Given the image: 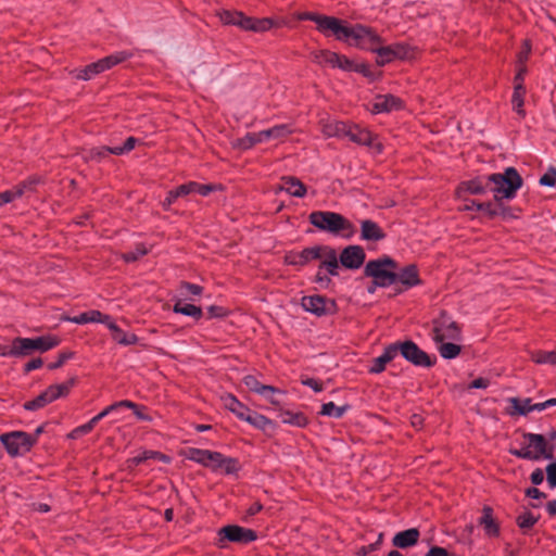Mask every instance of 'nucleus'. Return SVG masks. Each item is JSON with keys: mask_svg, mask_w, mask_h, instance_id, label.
Returning a JSON list of instances; mask_svg holds the SVG:
<instances>
[{"mask_svg": "<svg viewBox=\"0 0 556 556\" xmlns=\"http://www.w3.org/2000/svg\"><path fill=\"white\" fill-rule=\"evenodd\" d=\"M67 320L78 325H84L88 323H101L108 326V323H110V316L103 315L99 311H89L86 313H81L77 316L70 317L67 318Z\"/></svg>", "mask_w": 556, "mask_h": 556, "instance_id": "nucleus-23", "label": "nucleus"}, {"mask_svg": "<svg viewBox=\"0 0 556 556\" xmlns=\"http://www.w3.org/2000/svg\"><path fill=\"white\" fill-rule=\"evenodd\" d=\"M349 46L375 52L381 43V38L369 27L361 24L352 26L345 40Z\"/></svg>", "mask_w": 556, "mask_h": 556, "instance_id": "nucleus-8", "label": "nucleus"}, {"mask_svg": "<svg viewBox=\"0 0 556 556\" xmlns=\"http://www.w3.org/2000/svg\"><path fill=\"white\" fill-rule=\"evenodd\" d=\"M224 455L218 452H211L210 460L206 464V467L212 468L213 470L220 469L223 467Z\"/></svg>", "mask_w": 556, "mask_h": 556, "instance_id": "nucleus-53", "label": "nucleus"}, {"mask_svg": "<svg viewBox=\"0 0 556 556\" xmlns=\"http://www.w3.org/2000/svg\"><path fill=\"white\" fill-rule=\"evenodd\" d=\"M538 522V517L531 513H525L517 518V523L523 532L531 529Z\"/></svg>", "mask_w": 556, "mask_h": 556, "instance_id": "nucleus-50", "label": "nucleus"}, {"mask_svg": "<svg viewBox=\"0 0 556 556\" xmlns=\"http://www.w3.org/2000/svg\"><path fill=\"white\" fill-rule=\"evenodd\" d=\"M220 21L227 25H236L244 30L262 33L268 30L273 25L270 18H251L241 12L223 10L218 13Z\"/></svg>", "mask_w": 556, "mask_h": 556, "instance_id": "nucleus-5", "label": "nucleus"}, {"mask_svg": "<svg viewBox=\"0 0 556 556\" xmlns=\"http://www.w3.org/2000/svg\"><path fill=\"white\" fill-rule=\"evenodd\" d=\"M207 313L210 318H220L226 316L227 311L222 306L212 305L208 307Z\"/></svg>", "mask_w": 556, "mask_h": 556, "instance_id": "nucleus-61", "label": "nucleus"}, {"mask_svg": "<svg viewBox=\"0 0 556 556\" xmlns=\"http://www.w3.org/2000/svg\"><path fill=\"white\" fill-rule=\"evenodd\" d=\"M402 108V101L400 98L394 97L393 94H378L374 99L370 111L374 114L378 113H389L394 110H399Z\"/></svg>", "mask_w": 556, "mask_h": 556, "instance_id": "nucleus-17", "label": "nucleus"}, {"mask_svg": "<svg viewBox=\"0 0 556 556\" xmlns=\"http://www.w3.org/2000/svg\"><path fill=\"white\" fill-rule=\"evenodd\" d=\"M337 134H342L356 143L371 147L376 149L378 152L381 151V144L379 142H376L375 136L370 131L363 129L356 125L346 126L344 124H339L337 126Z\"/></svg>", "mask_w": 556, "mask_h": 556, "instance_id": "nucleus-14", "label": "nucleus"}, {"mask_svg": "<svg viewBox=\"0 0 556 556\" xmlns=\"http://www.w3.org/2000/svg\"><path fill=\"white\" fill-rule=\"evenodd\" d=\"M386 237L381 227L370 220L365 219L361 223V239L365 241H379Z\"/></svg>", "mask_w": 556, "mask_h": 556, "instance_id": "nucleus-19", "label": "nucleus"}, {"mask_svg": "<svg viewBox=\"0 0 556 556\" xmlns=\"http://www.w3.org/2000/svg\"><path fill=\"white\" fill-rule=\"evenodd\" d=\"M211 452L212 451L208 450L191 447L187 450L186 457L192 462H195L206 467V464L210 460Z\"/></svg>", "mask_w": 556, "mask_h": 556, "instance_id": "nucleus-39", "label": "nucleus"}, {"mask_svg": "<svg viewBox=\"0 0 556 556\" xmlns=\"http://www.w3.org/2000/svg\"><path fill=\"white\" fill-rule=\"evenodd\" d=\"M365 257L366 254L362 247L349 245L341 252L340 263L345 268L357 269L363 265Z\"/></svg>", "mask_w": 556, "mask_h": 556, "instance_id": "nucleus-16", "label": "nucleus"}, {"mask_svg": "<svg viewBox=\"0 0 556 556\" xmlns=\"http://www.w3.org/2000/svg\"><path fill=\"white\" fill-rule=\"evenodd\" d=\"M395 357H396V350H395V345L392 343L384 349L383 353L380 356H378L371 361V365L369 367V372H371V374L382 372L384 370L387 364H389Z\"/></svg>", "mask_w": 556, "mask_h": 556, "instance_id": "nucleus-18", "label": "nucleus"}, {"mask_svg": "<svg viewBox=\"0 0 556 556\" xmlns=\"http://www.w3.org/2000/svg\"><path fill=\"white\" fill-rule=\"evenodd\" d=\"M426 556H450L447 551L443 547L433 546L429 549Z\"/></svg>", "mask_w": 556, "mask_h": 556, "instance_id": "nucleus-64", "label": "nucleus"}, {"mask_svg": "<svg viewBox=\"0 0 556 556\" xmlns=\"http://www.w3.org/2000/svg\"><path fill=\"white\" fill-rule=\"evenodd\" d=\"M545 471L549 488H556V462L548 464Z\"/></svg>", "mask_w": 556, "mask_h": 556, "instance_id": "nucleus-55", "label": "nucleus"}, {"mask_svg": "<svg viewBox=\"0 0 556 556\" xmlns=\"http://www.w3.org/2000/svg\"><path fill=\"white\" fill-rule=\"evenodd\" d=\"M434 343L437 345L438 351L440 352V355L443 358L452 359V358L457 357L460 353V346L455 343L445 342V340L441 341V342H434Z\"/></svg>", "mask_w": 556, "mask_h": 556, "instance_id": "nucleus-38", "label": "nucleus"}, {"mask_svg": "<svg viewBox=\"0 0 556 556\" xmlns=\"http://www.w3.org/2000/svg\"><path fill=\"white\" fill-rule=\"evenodd\" d=\"M266 388H269L270 391H268V392L261 391L260 394L265 400H267L269 403H271L273 405H279L280 401L278 399V395H281L282 391L277 389V388H275V387L267 386V384H266Z\"/></svg>", "mask_w": 556, "mask_h": 556, "instance_id": "nucleus-51", "label": "nucleus"}, {"mask_svg": "<svg viewBox=\"0 0 556 556\" xmlns=\"http://www.w3.org/2000/svg\"><path fill=\"white\" fill-rule=\"evenodd\" d=\"M539 182L542 186L554 187L556 184V174L551 169L540 178Z\"/></svg>", "mask_w": 556, "mask_h": 556, "instance_id": "nucleus-60", "label": "nucleus"}, {"mask_svg": "<svg viewBox=\"0 0 556 556\" xmlns=\"http://www.w3.org/2000/svg\"><path fill=\"white\" fill-rule=\"evenodd\" d=\"M129 58V53L122 51L115 54L109 55L102 60H99L100 65L103 71L111 68L112 66L119 64L121 62L127 60Z\"/></svg>", "mask_w": 556, "mask_h": 556, "instance_id": "nucleus-43", "label": "nucleus"}, {"mask_svg": "<svg viewBox=\"0 0 556 556\" xmlns=\"http://www.w3.org/2000/svg\"><path fill=\"white\" fill-rule=\"evenodd\" d=\"M526 94V87L522 83H517L514 88L511 97L513 110L521 117H525L523 99Z\"/></svg>", "mask_w": 556, "mask_h": 556, "instance_id": "nucleus-31", "label": "nucleus"}, {"mask_svg": "<svg viewBox=\"0 0 556 556\" xmlns=\"http://www.w3.org/2000/svg\"><path fill=\"white\" fill-rule=\"evenodd\" d=\"M338 60H339V54L336 52L328 51V50H321L315 54L316 62H318L319 64L326 63V64L331 65L332 67L336 66V63H338Z\"/></svg>", "mask_w": 556, "mask_h": 556, "instance_id": "nucleus-45", "label": "nucleus"}, {"mask_svg": "<svg viewBox=\"0 0 556 556\" xmlns=\"http://www.w3.org/2000/svg\"><path fill=\"white\" fill-rule=\"evenodd\" d=\"M531 359L536 364L556 365V351H535L531 353Z\"/></svg>", "mask_w": 556, "mask_h": 556, "instance_id": "nucleus-42", "label": "nucleus"}, {"mask_svg": "<svg viewBox=\"0 0 556 556\" xmlns=\"http://www.w3.org/2000/svg\"><path fill=\"white\" fill-rule=\"evenodd\" d=\"M309 223L319 230L333 235L341 233L345 238H351L355 233V228L344 216L330 211H315L308 216Z\"/></svg>", "mask_w": 556, "mask_h": 556, "instance_id": "nucleus-2", "label": "nucleus"}, {"mask_svg": "<svg viewBox=\"0 0 556 556\" xmlns=\"http://www.w3.org/2000/svg\"><path fill=\"white\" fill-rule=\"evenodd\" d=\"M490 192L495 201L515 198L522 186V179L514 167H507L503 173L489 175Z\"/></svg>", "mask_w": 556, "mask_h": 556, "instance_id": "nucleus-1", "label": "nucleus"}, {"mask_svg": "<svg viewBox=\"0 0 556 556\" xmlns=\"http://www.w3.org/2000/svg\"><path fill=\"white\" fill-rule=\"evenodd\" d=\"M109 406H110V408H112V414L113 413H118L124 407H126V408H137V404L131 402V401H128V400H123V401L113 403V404H111Z\"/></svg>", "mask_w": 556, "mask_h": 556, "instance_id": "nucleus-59", "label": "nucleus"}, {"mask_svg": "<svg viewBox=\"0 0 556 556\" xmlns=\"http://www.w3.org/2000/svg\"><path fill=\"white\" fill-rule=\"evenodd\" d=\"M187 301L188 300H182V298L176 296L173 311L175 313L182 314L199 320L203 316L201 307L188 303Z\"/></svg>", "mask_w": 556, "mask_h": 556, "instance_id": "nucleus-22", "label": "nucleus"}, {"mask_svg": "<svg viewBox=\"0 0 556 556\" xmlns=\"http://www.w3.org/2000/svg\"><path fill=\"white\" fill-rule=\"evenodd\" d=\"M523 444L530 448V452L535 455L534 460L541 458L553 459L555 445L547 442L546 437L536 433H525Z\"/></svg>", "mask_w": 556, "mask_h": 556, "instance_id": "nucleus-13", "label": "nucleus"}, {"mask_svg": "<svg viewBox=\"0 0 556 556\" xmlns=\"http://www.w3.org/2000/svg\"><path fill=\"white\" fill-rule=\"evenodd\" d=\"M280 189L296 198H302L306 193L305 186L295 177H283Z\"/></svg>", "mask_w": 556, "mask_h": 556, "instance_id": "nucleus-25", "label": "nucleus"}, {"mask_svg": "<svg viewBox=\"0 0 556 556\" xmlns=\"http://www.w3.org/2000/svg\"><path fill=\"white\" fill-rule=\"evenodd\" d=\"M292 132V129L287 124L276 125L271 128L263 130V136L266 138V141L269 140H283Z\"/></svg>", "mask_w": 556, "mask_h": 556, "instance_id": "nucleus-34", "label": "nucleus"}, {"mask_svg": "<svg viewBox=\"0 0 556 556\" xmlns=\"http://www.w3.org/2000/svg\"><path fill=\"white\" fill-rule=\"evenodd\" d=\"M267 142L263 136V130L260 132H249L244 137L237 139L233 147L240 150H248L256 143Z\"/></svg>", "mask_w": 556, "mask_h": 556, "instance_id": "nucleus-29", "label": "nucleus"}, {"mask_svg": "<svg viewBox=\"0 0 556 556\" xmlns=\"http://www.w3.org/2000/svg\"><path fill=\"white\" fill-rule=\"evenodd\" d=\"M300 20L313 21L317 25V29L326 36L333 35L338 40L344 41L349 37L352 26H348L341 20L321 15L312 12H305L299 15Z\"/></svg>", "mask_w": 556, "mask_h": 556, "instance_id": "nucleus-3", "label": "nucleus"}, {"mask_svg": "<svg viewBox=\"0 0 556 556\" xmlns=\"http://www.w3.org/2000/svg\"><path fill=\"white\" fill-rule=\"evenodd\" d=\"M354 62L348 59L345 55L339 54L338 63H336L334 67L341 68L343 71H353Z\"/></svg>", "mask_w": 556, "mask_h": 556, "instance_id": "nucleus-57", "label": "nucleus"}, {"mask_svg": "<svg viewBox=\"0 0 556 556\" xmlns=\"http://www.w3.org/2000/svg\"><path fill=\"white\" fill-rule=\"evenodd\" d=\"M480 525L483 527L486 534L491 536L498 534V526L492 516V509L490 507L483 508V514L480 518Z\"/></svg>", "mask_w": 556, "mask_h": 556, "instance_id": "nucleus-36", "label": "nucleus"}, {"mask_svg": "<svg viewBox=\"0 0 556 556\" xmlns=\"http://www.w3.org/2000/svg\"><path fill=\"white\" fill-rule=\"evenodd\" d=\"M349 406H337L333 402L325 403L321 406L320 414L324 416L332 417V418H341L345 412L348 410Z\"/></svg>", "mask_w": 556, "mask_h": 556, "instance_id": "nucleus-41", "label": "nucleus"}, {"mask_svg": "<svg viewBox=\"0 0 556 556\" xmlns=\"http://www.w3.org/2000/svg\"><path fill=\"white\" fill-rule=\"evenodd\" d=\"M104 72L102 66L100 65L99 61L94 62L92 64H89L85 68L80 70L76 77L84 80L91 79L94 75L100 74Z\"/></svg>", "mask_w": 556, "mask_h": 556, "instance_id": "nucleus-44", "label": "nucleus"}, {"mask_svg": "<svg viewBox=\"0 0 556 556\" xmlns=\"http://www.w3.org/2000/svg\"><path fill=\"white\" fill-rule=\"evenodd\" d=\"M72 356H73L72 352H62L59 355V359L55 363L49 364V368L50 369H56V368L61 367Z\"/></svg>", "mask_w": 556, "mask_h": 556, "instance_id": "nucleus-62", "label": "nucleus"}, {"mask_svg": "<svg viewBox=\"0 0 556 556\" xmlns=\"http://www.w3.org/2000/svg\"><path fill=\"white\" fill-rule=\"evenodd\" d=\"M34 181L23 182L11 190H7L0 193V206L10 203L16 198L22 197L26 191L31 190Z\"/></svg>", "mask_w": 556, "mask_h": 556, "instance_id": "nucleus-27", "label": "nucleus"}, {"mask_svg": "<svg viewBox=\"0 0 556 556\" xmlns=\"http://www.w3.org/2000/svg\"><path fill=\"white\" fill-rule=\"evenodd\" d=\"M278 417L283 424H288L294 427L303 428L307 425L306 416L300 412L281 409Z\"/></svg>", "mask_w": 556, "mask_h": 556, "instance_id": "nucleus-28", "label": "nucleus"}, {"mask_svg": "<svg viewBox=\"0 0 556 556\" xmlns=\"http://www.w3.org/2000/svg\"><path fill=\"white\" fill-rule=\"evenodd\" d=\"M302 307L316 316L329 315L334 312V302L321 295H307L302 298Z\"/></svg>", "mask_w": 556, "mask_h": 556, "instance_id": "nucleus-15", "label": "nucleus"}, {"mask_svg": "<svg viewBox=\"0 0 556 556\" xmlns=\"http://www.w3.org/2000/svg\"><path fill=\"white\" fill-rule=\"evenodd\" d=\"M376 53L378 55L377 64L380 66L395 60L392 46L382 47L380 43Z\"/></svg>", "mask_w": 556, "mask_h": 556, "instance_id": "nucleus-46", "label": "nucleus"}, {"mask_svg": "<svg viewBox=\"0 0 556 556\" xmlns=\"http://www.w3.org/2000/svg\"><path fill=\"white\" fill-rule=\"evenodd\" d=\"M317 250L319 254L317 260L321 261L319 267H325L326 265L338 260L336 250L328 245H317Z\"/></svg>", "mask_w": 556, "mask_h": 556, "instance_id": "nucleus-40", "label": "nucleus"}, {"mask_svg": "<svg viewBox=\"0 0 556 556\" xmlns=\"http://www.w3.org/2000/svg\"><path fill=\"white\" fill-rule=\"evenodd\" d=\"M225 407L232 412L238 418L244 420L245 416L249 414L250 409L239 402L233 395L227 394L224 397Z\"/></svg>", "mask_w": 556, "mask_h": 556, "instance_id": "nucleus-32", "label": "nucleus"}, {"mask_svg": "<svg viewBox=\"0 0 556 556\" xmlns=\"http://www.w3.org/2000/svg\"><path fill=\"white\" fill-rule=\"evenodd\" d=\"M75 384V379L71 378L68 381L61 383V384H54L50 386L47 390H45L42 393H40L36 399L28 401L24 404V407L27 410H37L39 408L45 407L49 403L65 396L70 389Z\"/></svg>", "mask_w": 556, "mask_h": 556, "instance_id": "nucleus-9", "label": "nucleus"}, {"mask_svg": "<svg viewBox=\"0 0 556 556\" xmlns=\"http://www.w3.org/2000/svg\"><path fill=\"white\" fill-rule=\"evenodd\" d=\"M489 175L481 176L476 179L465 182L466 190L472 194H482L490 192Z\"/></svg>", "mask_w": 556, "mask_h": 556, "instance_id": "nucleus-35", "label": "nucleus"}, {"mask_svg": "<svg viewBox=\"0 0 556 556\" xmlns=\"http://www.w3.org/2000/svg\"><path fill=\"white\" fill-rule=\"evenodd\" d=\"M396 356L401 354L407 362L419 367H431L433 361L429 354L422 351L414 341H396L393 343Z\"/></svg>", "mask_w": 556, "mask_h": 556, "instance_id": "nucleus-10", "label": "nucleus"}, {"mask_svg": "<svg viewBox=\"0 0 556 556\" xmlns=\"http://www.w3.org/2000/svg\"><path fill=\"white\" fill-rule=\"evenodd\" d=\"M243 383L250 391L256 392L258 394L261 391H270L269 388H266V384L261 383L254 376L251 375L243 378Z\"/></svg>", "mask_w": 556, "mask_h": 556, "instance_id": "nucleus-48", "label": "nucleus"}, {"mask_svg": "<svg viewBox=\"0 0 556 556\" xmlns=\"http://www.w3.org/2000/svg\"><path fill=\"white\" fill-rule=\"evenodd\" d=\"M220 469H223L228 475L235 473L239 469V463L235 458L224 456L223 467Z\"/></svg>", "mask_w": 556, "mask_h": 556, "instance_id": "nucleus-54", "label": "nucleus"}, {"mask_svg": "<svg viewBox=\"0 0 556 556\" xmlns=\"http://www.w3.org/2000/svg\"><path fill=\"white\" fill-rule=\"evenodd\" d=\"M197 187H198V184L193 182V181L181 185L176 188V194H179V197H185L191 192H195Z\"/></svg>", "mask_w": 556, "mask_h": 556, "instance_id": "nucleus-58", "label": "nucleus"}, {"mask_svg": "<svg viewBox=\"0 0 556 556\" xmlns=\"http://www.w3.org/2000/svg\"><path fill=\"white\" fill-rule=\"evenodd\" d=\"M469 210L476 208L477 211L488 215L489 217H495L497 215L503 214L504 207L501 201L495 202H477L472 201L470 205H468Z\"/></svg>", "mask_w": 556, "mask_h": 556, "instance_id": "nucleus-24", "label": "nucleus"}, {"mask_svg": "<svg viewBox=\"0 0 556 556\" xmlns=\"http://www.w3.org/2000/svg\"><path fill=\"white\" fill-rule=\"evenodd\" d=\"M508 402L511 405L510 410H509L510 415L526 416L530 412H532L531 399H522L521 400V399H518V397H510L508 400Z\"/></svg>", "mask_w": 556, "mask_h": 556, "instance_id": "nucleus-33", "label": "nucleus"}, {"mask_svg": "<svg viewBox=\"0 0 556 556\" xmlns=\"http://www.w3.org/2000/svg\"><path fill=\"white\" fill-rule=\"evenodd\" d=\"M395 273L396 281H400L405 289L412 288L420 283L417 268L415 265L405 266Z\"/></svg>", "mask_w": 556, "mask_h": 556, "instance_id": "nucleus-21", "label": "nucleus"}, {"mask_svg": "<svg viewBox=\"0 0 556 556\" xmlns=\"http://www.w3.org/2000/svg\"><path fill=\"white\" fill-rule=\"evenodd\" d=\"M256 538V533L251 529L229 525L218 530L217 545L223 548L226 546V542L247 544L255 541Z\"/></svg>", "mask_w": 556, "mask_h": 556, "instance_id": "nucleus-11", "label": "nucleus"}, {"mask_svg": "<svg viewBox=\"0 0 556 556\" xmlns=\"http://www.w3.org/2000/svg\"><path fill=\"white\" fill-rule=\"evenodd\" d=\"M394 59L408 60L414 56L413 50L404 43L392 45Z\"/></svg>", "mask_w": 556, "mask_h": 556, "instance_id": "nucleus-49", "label": "nucleus"}, {"mask_svg": "<svg viewBox=\"0 0 556 556\" xmlns=\"http://www.w3.org/2000/svg\"><path fill=\"white\" fill-rule=\"evenodd\" d=\"M395 262L388 257L369 261L365 266V275L376 280V285L380 287H389L396 282Z\"/></svg>", "mask_w": 556, "mask_h": 556, "instance_id": "nucleus-4", "label": "nucleus"}, {"mask_svg": "<svg viewBox=\"0 0 556 556\" xmlns=\"http://www.w3.org/2000/svg\"><path fill=\"white\" fill-rule=\"evenodd\" d=\"M202 291L203 288L199 285L181 282L176 296L182 298V300L193 301L194 296H199Z\"/></svg>", "mask_w": 556, "mask_h": 556, "instance_id": "nucleus-37", "label": "nucleus"}, {"mask_svg": "<svg viewBox=\"0 0 556 556\" xmlns=\"http://www.w3.org/2000/svg\"><path fill=\"white\" fill-rule=\"evenodd\" d=\"M531 482L535 485L541 484L544 480V471L541 468L535 469L530 476Z\"/></svg>", "mask_w": 556, "mask_h": 556, "instance_id": "nucleus-63", "label": "nucleus"}, {"mask_svg": "<svg viewBox=\"0 0 556 556\" xmlns=\"http://www.w3.org/2000/svg\"><path fill=\"white\" fill-rule=\"evenodd\" d=\"M109 329L112 331L113 339L122 345H131L137 343L138 337L134 333L124 332L116 324L110 320Z\"/></svg>", "mask_w": 556, "mask_h": 556, "instance_id": "nucleus-30", "label": "nucleus"}, {"mask_svg": "<svg viewBox=\"0 0 556 556\" xmlns=\"http://www.w3.org/2000/svg\"><path fill=\"white\" fill-rule=\"evenodd\" d=\"M521 445L520 450H511L510 453L519 458L534 460L535 455L530 452V448L523 442Z\"/></svg>", "mask_w": 556, "mask_h": 556, "instance_id": "nucleus-56", "label": "nucleus"}, {"mask_svg": "<svg viewBox=\"0 0 556 556\" xmlns=\"http://www.w3.org/2000/svg\"><path fill=\"white\" fill-rule=\"evenodd\" d=\"M244 420L258 429H265L266 426L270 424L268 418L263 415L252 413L251 410L245 416Z\"/></svg>", "mask_w": 556, "mask_h": 556, "instance_id": "nucleus-47", "label": "nucleus"}, {"mask_svg": "<svg viewBox=\"0 0 556 556\" xmlns=\"http://www.w3.org/2000/svg\"><path fill=\"white\" fill-rule=\"evenodd\" d=\"M419 535V530L417 528H410L397 532L394 535L392 543L399 548H407L417 544Z\"/></svg>", "mask_w": 556, "mask_h": 556, "instance_id": "nucleus-20", "label": "nucleus"}, {"mask_svg": "<svg viewBox=\"0 0 556 556\" xmlns=\"http://www.w3.org/2000/svg\"><path fill=\"white\" fill-rule=\"evenodd\" d=\"M319 256L317 245L304 249L302 252L287 256V262L291 265L303 266Z\"/></svg>", "mask_w": 556, "mask_h": 556, "instance_id": "nucleus-26", "label": "nucleus"}, {"mask_svg": "<svg viewBox=\"0 0 556 556\" xmlns=\"http://www.w3.org/2000/svg\"><path fill=\"white\" fill-rule=\"evenodd\" d=\"M431 337L434 342H441L446 339L458 340L460 330L458 325L452 320L444 312L432 321Z\"/></svg>", "mask_w": 556, "mask_h": 556, "instance_id": "nucleus-12", "label": "nucleus"}, {"mask_svg": "<svg viewBox=\"0 0 556 556\" xmlns=\"http://www.w3.org/2000/svg\"><path fill=\"white\" fill-rule=\"evenodd\" d=\"M147 253L148 250L143 245L139 244L135 248V250L124 253L123 258L128 263L136 262L137 260H139V257L143 256Z\"/></svg>", "mask_w": 556, "mask_h": 556, "instance_id": "nucleus-52", "label": "nucleus"}, {"mask_svg": "<svg viewBox=\"0 0 556 556\" xmlns=\"http://www.w3.org/2000/svg\"><path fill=\"white\" fill-rule=\"evenodd\" d=\"M0 441L12 457L22 456L36 443V435L23 431H12L0 435Z\"/></svg>", "mask_w": 556, "mask_h": 556, "instance_id": "nucleus-7", "label": "nucleus"}, {"mask_svg": "<svg viewBox=\"0 0 556 556\" xmlns=\"http://www.w3.org/2000/svg\"><path fill=\"white\" fill-rule=\"evenodd\" d=\"M60 340L54 336H42L37 338H15L16 357L30 355L34 351L47 352L56 345Z\"/></svg>", "mask_w": 556, "mask_h": 556, "instance_id": "nucleus-6", "label": "nucleus"}]
</instances>
